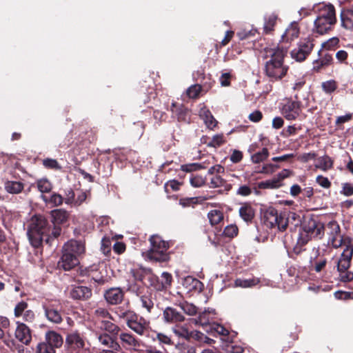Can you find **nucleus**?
Instances as JSON below:
<instances>
[{"instance_id":"obj_1","label":"nucleus","mask_w":353,"mask_h":353,"mask_svg":"<svg viewBox=\"0 0 353 353\" xmlns=\"http://www.w3.org/2000/svg\"><path fill=\"white\" fill-rule=\"evenodd\" d=\"M265 58H270L265 65L266 76L272 81L281 79L287 74L288 67L283 63L287 50L280 47L265 48Z\"/></svg>"},{"instance_id":"obj_2","label":"nucleus","mask_w":353,"mask_h":353,"mask_svg":"<svg viewBox=\"0 0 353 353\" xmlns=\"http://www.w3.org/2000/svg\"><path fill=\"white\" fill-rule=\"evenodd\" d=\"M85 252V245L81 241L70 240L64 244L62 256L58 263L64 270H70L79 263V257Z\"/></svg>"},{"instance_id":"obj_3","label":"nucleus","mask_w":353,"mask_h":353,"mask_svg":"<svg viewBox=\"0 0 353 353\" xmlns=\"http://www.w3.org/2000/svg\"><path fill=\"white\" fill-rule=\"evenodd\" d=\"M324 224L317 219L305 218L299 233L296 246H304L314 238L321 239L324 235Z\"/></svg>"},{"instance_id":"obj_4","label":"nucleus","mask_w":353,"mask_h":353,"mask_svg":"<svg viewBox=\"0 0 353 353\" xmlns=\"http://www.w3.org/2000/svg\"><path fill=\"white\" fill-rule=\"evenodd\" d=\"M47 220L41 215L32 217L28 230L29 240L34 247H39L44 237L48 236Z\"/></svg>"},{"instance_id":"obj_5","label":"nucleus","mask_w":353,"mask_h":353,"mask_svg":"<svg viewBox=\"0 0 353 353\" xmlns=\"http://www.w3.org/2000/svg\"><path fill=\"white\" fill-rule=\"evenodd\" d=\"M150 248L145 252V255L150 261L156 262L168 261L170 259L168 250L169 248L168 242L165 241L159 235H152L150 238Z\"/></svg>"},{"instance_id":"obj_6","label":"nucleus","mask_w":353,"mask_h":353,"mask_svg":"<svg viewBox=\"0 0 353 353\" xmlns=\"http://www.w3.org/2000/svg\"><path fill=\"white\" fill-rule=\"evenodd\" d=\"M336 23L335 10L332 6L325 7L321 14L314 21V32L323 34L331 30Z\"/></svg>"},{"instance_id":"obj_7","label":"nucleus","mask_w":353,"mask_h":353,"mask_svg":"<svg viewBox=\"0 0 353 353\" xmlns=\"http://www.w3.org/2000/svg\"><path fill=\"white\" fill-rule=\"evenodd\" d=\"M353 255V247L347 246L336 261L339 279L342 282H350L353 280V272L349 270Z\"/></svg>"},{"instance_id":"obj_8","label":"nucleus","mask_w":353,"mask_h":353,"mask_svg":"<svg viewBox=\"0 0 353 353\" xmlns=\"http://www.w3.org/2000/svg\"><path fill=\"white\" fill-rule=\"evenodd\" d=\"M263 223L268 228H277L280 231L286 230L288 225V219L285 214H278L276 210L270 208L263 214Z\"/></svg>"},{"instance_id":"obj_9","label":"nucleus","mask_w":353,"mask_h":353,"mask_svg":"<svg viewBox=\"0 0 353 353\" xmlns=\"http://www.w3.org/2000/svg\"><path fill=\"white\" fill-rule=\"evenodd\" d=\"M314 39L308 37L300 40L297 48L291 52L292 57L298 61H303L310 54L314 46Z\"/></svg>"},{"instance_id":"obj_10","label":"nucleus","mask_w":353,"mask_h":353,"mask_svg":"<svg viewBox=\"0 0 353 353\" xmlns=\"http://www.w3.org/2000/svg\"><path fill=\"white\" fill-rule=\"evenodd\" d=\"M95 335L99 344L103 347L100 353H115L121 350L120 344L108 334L97 332Z\"/></svg>"},{"instance_id":"obj_11","label":"nucleus","mask_w":353,"mask_h":353,"mask_svg":"<svg viewBox=\"0 0 353 353\" xmlns=\"http://www.w3.org/2000/svg\"><path fill=\"white\" fill-rule=\"evenodd\" d=\"M127 325L140 336L146 335L150 330V321L136 314L128 321Z\"/></svg>"},{"instance_id":"obj_12","label":"nucleus","mask_w":353,"mask_h":353,"mask_svg":"<svg viewBox=\"0 0 353 353\" xmlns=\"http://www.w3.org/2000/svg\"><path fill=\"white\" fill-rule=\"evenodd\" d=\"M58 307L59 305L57 303L50 301L43 303L46 317L49 321L55 324H59L63 321L61 314Z\"/></svg>"},{"instance_id":"obj_13","label":"nucleus","mask_w":353,"mask_h":353,"mask_svg":"<svg viewBox=\"0 0 353 353\" xmlns=\"http://www.w3.org/2000/svg\"><path fill=\"white\" fill-rule=\"evenodd\" d=\"M330 241L334 248H339L343 243V237L341 234L340 226L335 221H330L327 225Z\"/></svg>"},{"instance_id":"obj_14","label":"nucleus","mask_w":353,"mask_h":353,"mask_svg":"<svg viewBox=\"0 0 353 353\" xmlns=\"http://www.w3.org/2000/svg\"><path fill=\"white\" fill-rule=\"evenodd\" d=\"M282 114L288 120H294L301 112L300 102L288 100L282 107Z\"/></svg>"},{"instance_id":"obj_15","label":"nucleus","mask_w":353,"mask_h":353,"mask_svg":"<svg viewBox=\"0 0 353 353\" xmlns=\"http://www.w3.org/2000/svg\"><path fill=\"white\" fill-rule=\"evenodd\" d=\"M121 345L127 350L140 352L141 341L129 332H123L119 334Z\"/></svg>"},{"instance_id":"obj_16","label":"nucleus","mask_w":353,"mask_h":353,"mask_svg":"<svg viewBox=\"0 0 353 353\" xmlns=\"http://www.w3.org/2000/svg\"><path fill=\"white\" fill-rule=\"evenodd\" d=\"M163 319L168 323H177L184 321L185 316L176 309L167 307L163 312Z\"/></svg>"},{"instance_id":"obj_17","label":"nucleus","mask_w":353,"mask_h":353,"mask_svg":"<svg viewBox=\"0 0 353 353\" xmlns=\"http://www.w3.org/2000/svg\"><path fill=\"white\" fill-rule=\"evenodd\" d=\"M123 292L120 288H112L105 291L104 297L106 301L111 305L120 303L123 299Z\"/></svg>"},{"instance_id":"obj_18","label":"nucleus","mask_w":353,"mask_h":353,"mask_svg":"<svg viewBox=\"0 0 353 353\" xmlns=\"http://www.w3.org/2000/svg\"><path fill=\"white\" fill-rule=\"evenodd\" d=\"M15 337L22 343L25 345L29 344L32 339L29 327L24 323H17Z\"/></svg>"},{"instance_id":"obj_19","label":"nucleus","mask_w":353,"mask_h":353,"mask_svg":"<svg viewBox=\"0 0 353 353\" xmlns=\"http://www.w3.org/2000/svg\"><path fill=\"white\" fill-rule=\"evenodd\" d=\"M70 294L73 299L86 300L91 297L92 290L86 286H74Z\"/></svg>"},{"instance_id":"obj_20","label":"nucleus","mask_w":353,"mask_h":353,"mask_svg":"<svg viewBox=\"0 0 353 353\" xmlns=\"http://www.w3.org/2000/svg\"><path fill=\"white\" fill-rule=\"evenodd\" d=\"M215 312L214 310H205L199 314L198 318L194 319L192 322L195 325H199L203 327L210 325L214 319Z\"/></svg>"},{"instance_id":"obj_21","label":"nucleus","mask_w":353,"mask_h":353,"mask_svg":"<svg viewBox=\"0 0 353 353\" xmlns=\"http://www.w3.org/2000/svg\"><path fill=\"white\" fill-rule=\"evenodd\" d=\"M66 343L74 350L82 349L85 345L84 340L77 332L69 334L66 338Z\"/></svg>"},{"instance_id":"obj_22","label":"nucleus","mask_w":353,"mask_h":353,"mask_svg":"<svg viewBox=\"0 0 353 353\" xmlns=\"http://www.w3.org/2000/svg\"><path fill=\"white\" fill-rule=\"evenodd\" d=\"M110 319L98 320L97 323V328L104 330L110 333L111 334H118L120 331V327L112 323Z\"/></svg>"},{"instance_id":"obj_23","label":"nucleus","mask_w":353,"mask_h":353,"mask_svg":"<svg viewBox=\"0 0 353 353\" xmlns=\"http://www.w3.org/2000/svg\"><path fill=\"white\" fill-rule=\"evenodd\" d=\"M299 28L297 23L292 22L282 35V41L290 42L299 37Z\"/></svg>"},{"instance_id":"obj_24","label":"nucleus","mask_w":353,"mask_h":353,"mask_svg":"<svg viewBox=\"0 0 353 353\" xmlns=\"http://www.w3.org/2000/svg\"><path fill=\"white\" fill-rule=\"evenodd\" d=\"M199 116L204 121L208 128L213 129L216 125V121L212 115L210 111L205 107H203L200 109Z\"/></svg>"},{"instance_id":"obj_25","label":"nucleus","mask_w":353,"mask_h":353,"mask_svg":"<svg viewBox=\"0 0 353 353\" xmlns=\"http://www.w3.org/2000/svg\"><path fill=\"white\" fill-rule=\"evenodd\" d=\"M239 216L245 222L251 221L254 216V210L248 203H243L239 210Z\"/></svg>"},{"instance_id":"obj_26","label":"nucleus","mask_w":353,"mask_h":353,"mask_svg":"<svg viewBox=\"0 0 353 353\" xmlns=\"http://www.w3.org/2000/svg\"><path fill=\"white\" fill-rule=\"evenodd\" d=\"M46 339L47 343L52 346L54 349L55 347H59L63 344V339L61 336L53 331H50L46 333Z\"/></svg>"},{"instance_id":"obj_27","label":"nucleus","mask_w":353,"mask_h":353,"mask_svg":"<svg viewBox=\"0 0 353 353\" xmlns=\"http://www.w3.org/2000/svg\"><path fill=\"white\" fill-rule=\"evenodd\" d=\"M51 216L54 225L65 223L68 218V213L63 209H57L51 212Z\"/></svg>"},{"instance_id":"obj_28","label":"nucleus","mask_w":353,"mask_h":353,"mask_svg":"<svg viewBox=\"0 0 353 353\" xmlns=\"http://www.w3.org/2000/svg\"><path fill=\"white\" fill-rule=\"evenodd\" d=\"M260 283V279L252 277L251 279H236L234 281V286L243 288H252Z\"/></svg>"},{"instance_id":"obj_29","label":"nucleus","mask_w":353,"mask_h":353,"mask_svg":"<svg viewBox=\"0 0 353 353\" xmlns=\"http://www.w3.org/2000/svg\"><path fill=\"white\" fill-rule=\"evenodd\" d=\"M209 187L211 188L223 187L226 191H229L232 188V185L219 175H214L210 179Z\"/></svg>"},{"instance_id":"obj_30","label":"nucleus","mask_w":353,"mask_h":353,"mask_svg":"<svg viewBox=\"0 0 353 353\" xmlns=\"http://www.w3.org/2000/svg\"><path fill=\"white\" fill-rule=\"evenodd\" d=\"M5 190L10 194H19L23 188V183L20 181H8L4 184Z\"/></svg>"},{"instance_id":"obj_31","label":"nucleus","mask_w":353,"mask_h":353,"mask_svg":"<svg viewBox=\"0 0 353 353\" xmlns=\"http://www.w3.org/2000/svg\"><path fill=\"white\" fill-rule=\"evenodd\" d=\"M172 332L179 338L190 341V332L186 325H175L172 328Z\"/></svg>"},{"instance_id":"obj_32","label":"nucleus","mask_w":353,"mask_h":353,"mask_svg":"<svg viewBox=\"0 0 353 353\" xmlns=\"http://www.w3.org/2000/svg\"><path fill=\"white\" fill-rule=\"evenodd\" d=\"M333 61L332 55L326 54L320 60H316L313 63V70L319 72L322 68L330 65Z\"/></svg>"},{"instance_id":"obj_33","label":"nucleus","mask_w":353,"mask_h":353,"mask_svg":"<svg viewBox=\"0 0 353 353\" xmlns=\"http://www.w3.org/2000/svg\"><path fill=\"white\" fill-rule=\"evenodd\" d=\"M172 280V277L170 273L163 272L161 281H157V283L154 285V287L157 290L161 291L171 285Z\"/></svg>"},{"instance_id":"obj_34","label":"nucleus","mask_w":353,"mask_h":353,"mask_svg":"<svg viewBox=\"0 0 353 353\" xmlns=\"http://www.w3.org/2000/svg\"><path fill=\"white\" fill-rule=\"evenodd\" d=\"M277 16L274 14H270L265 17V22L263 30L265 33L269 34L274 30V27L276 25Z\"/></svg>"},{"instance_id":"obj_35","label":"nucleus","mask_w":353,"mask_h":353,"mask_svg":"<svg viewBox=\"0 0 353 353\" xmlns=\"http://www.w3.org/2000/svg\"><path fill=\"white\" fill-rule=\"evenodd\" d=\"M341 23L343 27L353 31V12L347 11L341 14Z\"/></svg>"},{"instance_id":"obj_36","label":"nucleus","mask_w":353,"mask_h":353,"mask_svg":"<svg viewBox=\"0 0 353 353\" xmlns=\"http://www.w3.org/2000/svg\"><path fill=\"white\" fill-rule=\"evenodd\" d=\"M269 157L268 148H263L261 151L257 152L251 156V161L254 163H259L264 161Z\"/></svg>"},{"instance_id":"obj_37","label":"nucleus","mask_w":353,"mask_h":353,"mask_svg":"<svg viewBox=\"0 0 353 353\" xmlns=\"http://www.w3.org/2000/svg\"><path fill=\"white\" fill-rule=\"evenodd\" d=\"M333 161L330 157L324 156L319 158L318 163L316 165V168H319L323 171H326L332 167Z\"/></svg>"},{"instance_id":"obj_38","label":"nucleus","mask_w":353,"mask_h":353,"mask_svg":"<svg viewBox=\"0 0 353 353\" xmlns=\"http://www.w3.org/2000/svg\"><path fill=\"white\" fill-rule=\"evenodd\" d=\"M281 186L279 179L273 178L270 180L261 181L259 183L258 187L260 189H275Z\"/></svg>"},{"instance_id":"obj_39","label":"nucleus","mask_w":353,"mask_h":353,"mask_svg":"<svg viewBox=\"0 0 353 353\" xmlns=\"http://www.w3.org/2000/svg\"><path fill=\"white\" fill-rule=\"evenodd\" d=\"M208 217L211 225L219 223L223 219V213L220 210H213L208 212Z\"/></svg>"},{"instance_id":"obj_40","label":"nucleus","mask_w":353,"mask_h":353,"mask_svg":"<svg viewBox=\"0 0 353 353\" xmlns=\"http://www.w3.org/2000/svg\"><path fill=\"white\" fill-rule=\"evenodd\" d=\"M181 309L188 315L193 316L197 313V307L192 303L187 301L179 303Z\"/></svg>"},{"instance_id":"obj_41","label":"nucleus","mask_w":353,"mask_h":353,"mask_svg":"<svg viewBox=\"0 0 353 353\" xmlns=\"http://www.w3.org/2000/svg\"><path fill=\"white\" fill-rule=\"evenodd\" d=\"M37 186L41 193L49 192L52 188L51 183L46 179L38 180Z\"/></svg>"},{"instance_id":"obj_42","label":"nucleus","mask_w":353,"mask_h":353,"mask_svg":"<svg viewBox=\"0 0 353 353\" xmlns=\"http://www.w3.org/2000/svg\"><path fill=\"white\" fill-rule=\"evenodd\" d=\"M321 87L325 93L330 94L336 90L337 88V83L334 80H330L323 82Z\"/></svg>"},{"instance_id":"obj_43","label":"nucleus","mask_w":353,"mask_h":353,"mask_svg":"<svg viewBox=\"0 0 353 353\" xmlns=\"http://www.w3.org/2000/svg\"><path fill=\"white\" fill-rule=\"evenodd\" d=\"M37 353H55L54 349L47 342H43L38 344L37 347Z\"/></svg>"},{"instance_id":"obj_44","label":"nucleus","mask_w":353,"mask_h":353,"mask_svg":"<svg viewBox=\"0 0 353 353\" xmlns=\"http://www.w3.org/2000/svg\"><path fill=\"white\" fill-rule=\"evenodd\" d=\"M178 353H196L195 348L193 346L185 343H178L176 345Z\"/></svg>"},{"instance_id":"obj_45","label":"nucleus","mask_w":353,"mask_h":353,"mask_svg":"<svg viewBox=\"0 0 353 353\" xmlns=\"http://www.w3.org/2000/svg\"><path fill=\"white\" fill-rule=\"evenodd\" d=\"M117 314L120 319H123L125 321L126 324L130 319H131L135 313L130 310H124L123 309L119 308L117 310Z\"/></svg>"},{"instance_id":"obj_46","label":"nucleus","mask_w":353,"mask_h":353,"mask_svg":"<svg viewBox=\"0 0 353 353\" xmlns=\"http://www.w3.org/2000/svg\"><path fill=\"white\" fill-rule=\"evenodd\" d=\"M339 43V39L338 37H332L325 42L322 43V48L331 50L334 47L337 46Z\"/></svg>"},{"instance_id":"obj_47","label":"nucleus","mask_w":353,"mask_h":353,"mask_svg":"<svg viewBox=\"0 0 353 353\" xmlns=\"http://www.w3.org/2000/svg\"><path fill=\"white\" fill-rule=\"evenodd\" d=\"M173 114H175L177 116L178 120H185V114L187 113V110L181 108L179 110L176 108V106L174 103H172V107L171 109Z\"/></svg>"},{"instance_id":"obj_48","label":"nucleus","mask_w":353,"mask_h":353,"mask_svg":"<svg viewBox=\"0 0 353 353\" xmlns=\"http://www.w3.org/2000/svg\"><path fill=\"white\" fill-rule=\"evenodd\" d=\"M94 314L99 319V320L111 319L110 314L105 308L99 307L96 309L94 311Z\"/></svg>"},{"instance_id":"obj_49","label":"nucleus","mask_w":353,"mask_h":353,"mask_svg":"<svg viewBox=\"0 0 353 353\" xmlns=\"http://www.w3.org/2000/svg\"><path fill=\"white\" fill-rule=\"evenodd\" d=\"M201 90V87L199 85H194L190 86L187 90V94L190 98H196Z\"/></svg>"},{"instance_id":"obj_50","label":"nucleus","mask_w":353,"mask_h":353,"mask_svg":"<svg viewBox=\"0 0 353 353\" xmlns=\"http://www.w3.org/2000/svg\"><path fill=\"white\" fill-rule=\"evenodd\" d=\"M28 304L24 301L19 302L14 308V315L17 317L21 316L27 310Z\"/></svg>"},{"instance_id":"obj_51","label":"nucleus","mask_w":353,"mask_h":353,"mask_svg":"<svg viewBox=\"0 0 353 353\" xmlns=\"http://www.w3.org/2000/svg\"><path fill=\"white\" fill-rule=\"evenodd\" d=\"M205 179L201 176H194L190 179V183L193 187L199 188L205 184Z\"/></svg>"},{"instance_id":"obj_52","label":"nucleus","mask_w":353,"mask_h":353,"mask_svg":"<svg viewBox=\"0 0 353 353\" xmlns=\"http://www.w3.org/2000/svg\"><path fill=\"white\" fill-rule=\"evenodd\" d=\"M223 233L226 236L234 237L238 233V228L235 225H228L224 229Z\"/></svg>"},{"instance_id":"obj_53","label":"nucleus","mask_w":353,"mask_h":353,"mask_svg":"<svg viewBox=\"0 0 353 353\" xmlns=\"http://www.w3.org/2000/svg\"><path fill=\"white\" fill-rule=\"evenodd\" d=\"M224 142L223 137L222 135H215L213 137L210 142L208 143V146L219 147Z\"/></svg>"},{"instance_id":"obj_54","label":"nucleus","mask_w":353,"mask_h":353,"mask_svg":"<svg viewBox=\"0 0 353 353\" xmlns=\"http://www.w3.org/2000/svg\"><path fill=\"white\" fill-rule=\"evenodd\" d=\"M203 339H205V335L202 332L197 330H192L190 332V341L194 339L198 342L201 343Z\"/></svg>"},{"instance_id":"obj_55","label":"nucleus","mask_w":353,"mask_h":353,"mask_svg":"<svg viewBox=\"0 0 353 353\" xmlns=\"http://www.w3.org/2000/svg\"><path fill=\"white\" fill-rule=\"evenodd\" d=\"M63 197L59 194L54 193L49 199V203L53 204L54 206H59L63 203Z\"/></svg>"},{"instance_id":"obj_56","label":"nucleus","mask_w":353,"mask_h":353,"mask_svg":"<svg viewBox=\"0 0 353 353\" xmlns=\"http://www.w3.org/2000/svg\"><path fill=\"white\" fill-rule=\"evenodd\" d=\"M141 302L142 307H145L148 312H150L154 305L152 301L147 296H141Z\"/></svg>"},{"instance_id":"obj_57","label":"nucleus","mask_w":353,"mask_h":353,"mask_svg":"<svg viewBox=\"0 0 353 353\" xmlns=\"http://www.w3.org/2000/svg\"><path fill=\"white\" fill-rule=\"evenodd\" d=\"M316 182L324 188H328L331 185V183L327 177H324L321 175H319L316 179Z\"/></svg>"},{"instance_id":"obj_58","label":"nucleus","mask_w":353,"mask_h":353,"mask_svg":"<svg viewBox=\"0 0 353 353\" xmlns=\"http://www.w3.org/2000/svg\"><path fill=\"white\" fill-rule=\"evenodd\" d=\"M212 329L222 336H227L229 334L228 330L219 324H213L212 325Z\"/></svg>"},{"instance_id":"obj_59","label":"nucleus","mask_w":353,"mask_h":353,"mask_svg":"<svg viewBox=\"0 0 353 353\" xmlns=\"http://www.w3.org/2000/svg\"><path fill=\"white\" fill-rule=\"evenodd\" d=\"M263 114L259 110H255L248 116L249 119L252 122H259L261 120Z\"/></svg>"},{"instance_id":"obj_60","label":"nucleus","mask_w":353,"mask_h":353,"mask_svg":"<svg viewBox=\"0 0 353 353\" xmlns=\"http://www.w3.org/2000/svg\"><path fill=\"white\" fill-rule=\"evenodd\" d=\"M252 191L249 186L242 185L237 190L236 194L241 196H246L251 194Z\"/></svg>"},{"instance_id":"obj_61","label":"nucleus","mask_w":353,"mask_h":353,"mask_svg":"<svg viewBox=\"0 0 353 353\" xmlns=\"http://www.w3.org/2000/svg\"><path fill=\"white\" fill-rule=\"evenodd\" d=\"M43 165L46 168H59L58 162L55 159H46L43 160Z\"/></svg>"},{"instance_id":"obj_62","label":"nucleus","mask_w":353,"mask_h":353,"mask_svg":"<svg viewBox=\"0 0 353 353\" xmlns=\"http://www.w3.org/2000/svg\"><path fill=\"white\" fill-rule=\"evenodd\" d=\"M316 157L314 152L304 153L299 157V159L304 163L307 162L310 160L314 159Z\"/></svg>"},{"instance_id":"obj_63","label":"nucleus","mask_w":353,"mask_h":353,"mask_svg":"<svg viewBox=\"0 0 353 353\" xmlns=\"http://www.w3.org/2000/svg\"><path fill=\"white\" fill-rule=\"evenodd\" d=\"M243 157V154L241 151L234 150L230 156V161L233 163L239 162Z\"/></svg>"},{"instance_id":"obj_64","label":"nucleus","mask_w":353,"mask_h":353,"mask_svg":"<svg viewBox=\"0 0 353 353\" xmlns=\"http://www.w3.org/2000/svg\"><path fill=\"white\" fill-rule=\"evenodd\" d=\"M342 193L347 196L352 195L353 186L350 183H344L343 185Z\"/></svg>"}]
</instances>
